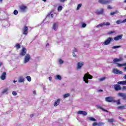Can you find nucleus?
Wrapping results in <instances>:
<instances>
[{"instance_id":"1","label":"nucleus","mask_w":126,"mask_h":126,"mask_svg":"<svg viewBox=\"0 0 126 126\" xmlns=\"http://www.w3.org/2000/svg\"><path fill=\"white\" fill-rule=\"evenodd\" d=\"M92 78H93V76L89 74V73H87L84 74V76L83 77V80L85 83L88 84L89 82L88 79H92Z\"/></svg>"},{"instance_id":"2","label":"nucleus","mask_w":126,"mask_h":126,"mask_svg":"<svg viewBox=\"0 0 126 126\" xmlns=\"http://www.w3.org/2000/svg\"><path fill=\"white\" fill-rule=\"evenodd\" d=\"M30 60H31V56H30V54H27L24 58L23 63L26 64L27 63H29L30 62Z\"/></svg>"},{"instance_id":"3","label":"nucleus","mask_w":126,"mask_h":126,"mask_svg":"<svg viewBox=\"0 0 126 126\" xmlns=\"http://www.w3.org/2000/svg\"><path fill=\"white\" fill-rule=\"evenodd\" d=\"M113 41V38L112 37H108L106 39L104 42L102 43L103 46H108L111 44V42Z\"/></svg>"},{"instance_id":"4","label":"nucleus","mask_w":126,"mask_h":126,"mask_svg":"<svg viewBox=\"0 0 126 126\" xmlns=\"http://www.w3.org/2000/svg\"><path fill=\"white\" fill-rule=\"evenodd\" d=\"M84 65V62H79L77 63L76 69L77 70H80L82 67Z\"/></svg>"},{"instance_id":"5","label":"nucleus","mask_w":126,"mask_h":126,"mask_svg":"<svg viewBox=\"0 0 126 126\" xmlns=\"http://www.w3.org/2000/svg\"><path fill=\"white\" fill-rule=\"evenodd\" d=\"M27 53V49H26V48L24 47L22 48V50L20 53V56H21V57H24V56H26V55H27V54H26Z\"/></svg>"},{"instance_id":"6","label":"nucleus","mask_w":126,"mask_h":126,"mask_svg":"<svg viewBox=\"0 0 126 126\" xmlns=\"http://www.w3.org/2000/svg\"><path fill=\"white\" fill-rule=\"evenodd\" d=\"M98 3L101 4H108L111 2V1L109 0H98Z\"/></svg>"},{"instance_id":"7","label":"nucleus","mask_w":126,"mask_h":126,"mask_svg":"<svg viewBox=\"0 0 126 126\" xmlns=\"http://www.w3.org/2000/svg\"><path fill=\"white\" fill-rule=\"evenodd\" d=\"M58 28H59V23H54L52 26V30L54 31H57Z\"/></svg>"},{"instance_id":"8","label":"nucleus","mask_w":126,"mask_h":126,"mask_svg":"<svg viewBox=\"0 0 126 126\" xmlns=\"http://www.w3.org/2000/svg\"><path fill=\"white\" fill-rule=\"evenodd\" d=\"M27 10V6L24 5H22L20 6V10L21 12H25Z\"/></svg>"},{"instance_id":"9","label":"nucleus","mask_w":126,"mask_h":126,"mask_svg":"<svg viewBox=\"0 0 126 126\" xmlns=\"http://www.w3.org/2000/svg\"><path fill=\"white\" fill-rule=\"evenodd\" d=\"M112 72L113 73H114V74H122L123 73L122 71L117 68L113 69L112 70Z\"/></svg>"},{"instance_id":"10","label":"nucleus","mask_w":126,"mask_h":126,"mask_svg":"<svg viewBox=\"0 0 126 126\" xmlns=\"http://www.w3.org/2000/svg\"><path fill=\"white\" fill-rule=\"evenodd\" d=\"M105 100L106 102L111 103V102H113V101H114V98L112 96H108L105 98Z\"/></svg>"},{"instance_id":"11","label":"nucleus","mask_w":126,"mask_h":126,"mask_svg":"<svg viewBox=\"0 0 126 126\" xmlns=\"http://www.w3.org/2000/svg\"><path fill=\"white\" fill-rule=\"evenodd\" d=\"M118 96L120 97H122L123 100H126V94L123 93H119L118 94Z\"/></svg>"},{"instance_id":"12","label":"nucleus","mask_w":126,"mask_h":126,"mask_svg":"<svg viewBox=\"0 0 126 126\" xmlns=\"http://www.w3.org/2000/svg\"><path fill=\"white\" fill-rule=\"evenodd\" d=\"M23 34H24V35H27V34H28V27H24L23 28Z\"/></svg>"},{"instance_id":"13","label":"nucleus","mask_w":126,"mask_h":126,"mask_svg":"<svg viewBox=\"0 0 126 126\" xmlns=\"http://www.w3.org/2000/svg\"><path fill=\"white\" fill-rule=\"evenodd\" d=\"M78 115H83V116H87V112L80 110L77 112Z\"/></svg>"},{"instance_id":"14","label":"nucleus","mask_w":126,"mask_h":126,"mask_svg":"<svg viewBox=\"0 0 126 126\" xmlns=\"http://www.w3.org/2000/svg\"><path fill=\"white\" fill-rule=\"evenodd\" d=\"M123 34H119L117 36L114 37V40L115 41H119V40H121L122 38H123Z\"/></svg>"},{"instance_id":"15","label":"nucleus","mask_w":126,"mask_h":126,"mask_svg":"<svg viewBox=\"0 0 126 126\" xmlns=\"http://www.w3.org/2000/svg\"><path fill=\"white\" fill-rule=\"evenodd\" d=\"M61 102V99H58L57 100H55L54 103H53V106L54 107H57L60 105V103Z\"/></svg>"},{"instance_id":"16","label":"nucleus","mask_w":126,"mask_h":126,"mask_svg":"<svg viewBox=\"0 0 126 126\" xmlns=\"http://www.w3.org/2000/svg\"><path fill=\"white\" fill-rule=\"evenodd\" d=\"M6 76V72H3L1 75L0 78L1 80H4L5 79V77Z\"/></svg>"},{"instance_id":"17","label":"nucleus","mask_w":126,"mask_h":126,"mask_svg":"<svg viewBox=\"0 0 126 126\" xmlns=\"http://www.w3.org/2000/svg\"><path fill=\"white\" fill-rule=\"evenodd\" d=\"M114 89L116 91H119V90H122V88H121V86L118 85H114Z\"/></svg>"},{"instance_id":"18","label":"nucleus","mask_w":126,"mask_h":126,"mask_svg":"<svg viewBox=\"0 0 126 126\" xmlns=\"http://www.w3.org/2000/svg\"><path fill=\"white\" fill-rule=\"evenodd\" d=\"M54 78L55 80H62V76H61L60 75H55Z\"/></svg>"},{"instance_id":"19","label":"nucleus","mask_w":126,"mask_h":126,"mask_svg":"<svg viewBox=\"0 0 126 126\" xmlns=\"http://www.w3.org/2000/svg\"><path fill=\"white\" fill-rule=\"evenodd\" d=\"M123 59L122 58L119 59L115 58L113 60V62L114 63H119V62H123Z\"/></svg>"},{"instance_id":"20","label":"nucleus","mask_w":126,"mask_h":126,"mask_svg":"<svg viewBox=\"0 0 126 126\" xmlns=\"http://www.w3.org/2000/svg\"><path fill=\"white\" fill-rule=\"evenodd\" d=\"M96 108H97V109H100V110H102V111H103V112H108V111L104 108H103V107H102V106H100V105H97L96 106Z\"/></svg>"},{"instance_id":"21","label":"nucleus","mask_w":126,"mask_h":126,"mask_svg":"<svg viewBox=\"0 0 126 126\" xmlns=\"http://www.w3.org/2000/svg\"><path fill=\"white\" fill-rule=\"evenodd\" d=\"M118 84H121L122 85H126V80L118 82Z\"/></svg>"},{"instance_id":"22","label":"nucleus","mask_w":126,"mask_h":126,"mask_svg":"<svg viewBox=\"0 0 126 126\" xmlns=\"http://www.w3.org/2000/svg\"><path fill=\"white\" fill-rule=\"evenodd\" d=\"M19 83H22V82H24V78L20 77L19 78L18 81Z\"/></svg>"},{"instance_id":"23","label":"nucleus","mask_w":126,"mask_h":126,"mask_svg":"<svg viewBox=\"0 0 126 126\" xmlns=\"http://www.w3.org/2000/svg\"><path fill=\"white\" fill-rule=\"evenodd\" d=\"M8 91V89L6 88L3 90L2 93V94H8V93H7Z\"/></svg>"},{"instance_id":"24","label":"nucleus","mask_w":126,"mask_h":126,"mask_svg":"<svg viewBox=\"0 0 126 126\" xmlns=\"http://www.w3.org/2000/svg\"><path fill=\"white\" fill-rule=\"evenodd\" d=\"M103 26H104V23H101L98 25H97L96 26V28H99V27H103Z\"/></svg>"},{"instance_id":"25","label":"nucleus","mask_w":126,"mask_h":126,"mask_svg":"<svg viewBox=\"0 0 126 126\" xmlns=\"http://www.w3.org/2000/svg\"><path fill=\"white\" fill-rule=\"evenodd\" d=\"M89 120L90 121H92V122H96L97 121V120H96L95 118H94L93 117L89 118Z\"/></svg>"},{"instance_id":"26","label":"nucleus","mask_w":126,"mask_h":126,"mask_svg":"<svg viewBox=\"0 0 126 126\" xmlns=\"http://www.w3.org/2000/svg\"><path fill=\"white\" fill-rule=\"evenodd\" d=\"M62 10H63V6L62 5L59 6L58 7V11L61 12L62 11Z\"/></svg>"},{"instance_id":"27","label":"nucleus","mask_w":126,"mask_h":126,"mask_svg":"<svg viewBox=\"0 0 126 126\" xmlns=\"http://www.w3.org/2000/svg\"><path fill=\"white\" fill-rule=\"evenodd\" d=\"M106 77H103L101 78H100L98 79L99 81H104V80H106Z\"/></svg>"},{"instance_id":"28","label":"nucleus","mask_w":126,"mask_h":126,"mask_svg":"<svg viewBox=\"0 0 126 126\" xmlns=\"http://www.w3.org/2000/svg\"><path fill=\"white\" fill-rule=\"evenodd\" d=\"M103 24L104 26H110V25H111V24H110L109 22H103Z\"/></svg>"},{"instance_id":"29","label":"nucleus","mask_w":126,"mask_h":126,"mask_svg":"<svg viewBox=\"0 0 126 126\" xmlns=\"http://www.w3.org/2000/svg\"><path fill=\"white\" fill-rule=\"evenodd\" d=\"M26 79L29 82H31V77L30 76H27Z\"/></svg>"},{"instance_id":"30","label":"nucleus","mask_w":126,"mask_h":126,"mask_svg":"<svg viewBox=\"0 0 126 126\" xmlns=\"http://www.w3.org/2000/svg\"><path fill=\"white\" fill-rule=\"evenodd\" d=\"M121 47H122V46H121V45H116V46H113L111 48L118 49V48H121Z\"/></svg>"},{"instance_id":"31","label":"nucleus","mask_w":126,"mask_h":126,"mask_svg":"<svg viewBox=\"0 0 126 126\" xmlns=\"http://www.w3.org/2000/svg\"><path fill=\"white\" fill-rule=\"evenodd\" d=\"M97 126H104L105 125V123L102 122H100L98 123H97Z\"/></svg>"},{"instance_id":"32","label":"nucleus","mask_w":126,"mask_h":126,"mask_svg":"<svg viewBox=\"0 0 126 126\" xmlns=\"http://www.w3.org/2000/svg\"><path fill=\"white\" fill-rule=\"evenodd\" d=\"M81 6H82V4H81V3L79 4L76 8V10H79L80 7H81Z\"/></svg>"},{"instance_id":"33","label":"nucleus","mask_w":126,"mask_h":126,"mask_svg":"<svg viewBox=\"0 0 126 126\" xmlns=\"http://www.w3.org/2000/svg\"><path fill=\"white\" fill-rule=\"evenodd\" d=\"M117 24H121V23H123L122 20H118L116 21Z\"/></svg>"},{"instance_id":"34","label":"nucleus","mask_w":126,"mask_h":126,"mask_svg":"<svg viewBox=\"0 0 126 126\" xmlns=\"http://www.w3.org/2000/svg\"><path fill=\"white\" fill-rule=\"evenodd\" d=\"M63 98H67L69 97V94H66L63 95Z\"/></svg>"},{"instance_id":"35","label":"nucleus","mask_w":126,"mask_h":126,"mask_svg":"<svg viewBox=\"0 0 126 126\" xmlns=\"http://www.w3.org/2000/svg\"><path fill=\"white\" fill-rule=\"evenodd\" d=\"M103 12H104V9H101L98 12V14H102Z\"/></svg>"},{"instance_id":"36","label":"nucleus","mask_w":126,"mask_h":126,"mask_svg":"<svg viewBox=\"0 0 126 126\" xmlns=\"http://www.w3.org/2000/svg\"><path fill=\"white\" fill-rule=\"evenodd\" d=\"M59 63L60 64H63V60L62 59H59Z\"/></svg>"},{"instance_id":"37","label":"nucleus","mask_w":126,"mask_h":126,"mask_svg":"<svg viewBox=\"0 0 126 126\" xmlns=\"http://www.w3.org/2000/svg\"><path fill=\"white\" fill-rule=\"evenodd\" d=\"M117 109H120L121 110H124L125 109V106H118Z\"/></svg>"},{"instance_id":"38","label":"nucleus","mask_w":126,"mask_h":126,"mask_svg":"<svg viewBox=\"0 0 126 126\" xmlns=\"http://www.w3.org/2000/svg\"><path fill=\"white\" fill-rule=\"evenodd\" d=\"M48 16L49 17H51L52 18H53V17H54V14L53 13H50V14H49L48 15Z\"/></svg>"},{"instance_id":"39","label":"nucleus","mask_w":126,"mask_h":126,"mask_svg":"<svg viewBox=\"0 0 126 126\" xmlns=\"http://www.w3.org/2000/svg\"><path fill=\"white\" fill-rule=\"evenodd\" d=\"M12 94L13 96H16V95H17V92L16 91H13Z\"/></svg>"},{"instance_id":"40","label":"nucleus","mask_w":126,"mask_h":126,"mask_svg":"<svg viewBox=\"0 0 126 126\" xmlns=\"http://www.w3.org/2000/svg\"><path fill=\"white\" fill-rule=\"evenodd\" d=\"M77 52H78V50H77V49L76 48H74V50H73L72 53H77Z\"/></svg>"},{"instance_id":"41","label":"nucleus","mask_w":126,"mask_h":126,"mask_svg":"<svg viewBox=\"0 0 126 126\" xmlns=\"http://www.w3.org/2000/svg\"><path fill=\"white\" fill-rule=\"evenodd\" d=\"M13 13L15 15H17V14H18V11H17V10H15Z\"/></svg>"},{"instance_id":"42","label":"nucleus","mask_w":126,"mask_h":126,"mask_svg":"<svg viewBox=\"0 0 126 126\" xmlns=\"http://www.w3.org/2000/svg\"><path fill=\"white\" fill-rule=\"evenodd\" d=\"M108 123H113V122H114V119H108Z\"/></svg>"},{"instance_id":"43","label":"nucleus","mask_w":126,"mask_h":126,"mask_svg":"<svg viewBox=\"0 0 126 126\" xmlns=\"http://www.w3.org/2000/svg\"><path fill=\"white\" fill-rule=\"evenodd\" d=\"M107 8L108 9H112L113 7L110 5H108Z\"/></svg>"},{"instance_id":"44","label":"nucleus","mask_w":126,"mask_h":126,"mask_svg":"<svg viewBox=\"0 0 126 126\" xmlns=\"http://www.w3.org/2000/svg\"><path fill=\"white\" fill-rule=\"evenodd\" d=\"M16 47L17 49H20V44H17L16 45Z\"/></svg>"},{"instance_id":"45","label":"nucleus","mask_w":126,"mask_h":126,"mask_svg":"<svg viewBox=\"0 0 126 126\" xmlns=\"http://www.w3.org/2000/svg\"><path fill=\"white\" fill-rule=\"evenodd\" d=\"M114 33H116L115 32H109L107 33L108 35H111V34H114Z\"/></svg>"},{"instance_id":"46","label":"nucleus","mask_w":126,"mask_h":126,"mask_svg":"<svg viewBox=\"0 0 126 126\" xmlns=\"http://www.w3.org/2000/svg\"><path fill=\"white\" fill-rule=\"evenodd\" d=\"M86 24L85 23H83L82 24V27H83V28H85V27H86Z\"/></svg>"},{"instance_id":"47","label":"nucleus","mask_w":126,"mask_h":126,"mask_svg":"<svg viewBox=\"0 0 126 126\" xmlns=\"http://www.w3.org/2000/svg\"><path fill=\"white\" fill-rule=\"evenodd\" d=\"M72 56L73 58H77V55H76V53H72Z\"/></svg>"},{"instance_id":"48","label":"nucleus","mask_w":126,"mask_h":126,"mask_svg":"<svg viewBox=\"0 0 126 126\" xmlns=\"http://www.w3.org/2000/svg\"><path fill=\"white\" fill-rule=\"evenodd\" d=\"M93 126H98V123H96V122H94L93 124H92Z\"/></svg>"},{"instance_id":"49","label":"nucleus","mask_w":126,"mask_h":126,"mask_svg":"<svg viewBox=\"0 0 126 126\" xmlns=\"http://www.w3.org/2000/svg\"><path fill=\"white\" fill-rule=\"evenodd\" d=\"M116 13H117L116 12H111V13H110V15H115V14H116Z\"/></svg>"},{"instance_id":"50","label":"nucleus","mask_w":126,"mask_h":126,"mask_svg":"<svg viewBox=\"0 0 126 126\" xmlns=\"http://www.w3.org/2000/svg\"><path fill=\"white\" fill-rule=\"evenodd\" d=\"M122 90H126V86H124L122 87Z\"/></svg>"},{"instance_id":"51","label":"nucleus","mask_w":126,"mask_h":126,"mask_svg":"<svg viewBox=\"0 0 126 126\" xmlns=\"http://www.w3.org/2000/svg\"><path fill=\"white\" fill-rule=\"evenodd\" d=\"M49 79L50 81H52V80H53V78H52V77H49Z\"/></svg>"},{"instance_id":"52","label":"nucleus","mask_w":126,"mask_h":126,"mask_svg":"<svg viewBox=\"0 0 126 126\" xmlns=\"http://www.w3.org/2000/svg\"><path fill=\"white\" fill-rule=\"evenodd\" d=\"M117 105H120V104H121V102L120 101V100H118V101L117 102Z\"/></svg>"},{"instance_id":"53","label":"nucleus","mask_w":126,"mask_h":126,"mask_svg":"<svg viewBox=\"0 0 126 126\" xmlns=\"http://www.w3.org/2000/svg\"><path fill=\"white\" fill-rule=\"evenodd\" d=\"M119 119L121 120V121H122V122H124V121H125L124 119L121 118V117H120Z\"/></svg>"},{"instance_id":"54","label":"nucleus","mask_w":126,"mask_h":126,"mask_svg":"<svg viewBox=\"0 0 126 126\" xmlns=\"http://www.w3.org/2000/svg\"><path fill=\"white\" fill-rule=\"evenodd\" d=\"M123 23H126V19L123 20Z\"/></svg>"},{"instance_id":"55","label":"nucleus","mask_w":126,"mask_h":126,"mask_svg":"<svg viewBox=\"0 0 126 126\" xmlns=\"http://www.w3.org/2000/svg\"><path fill=\"white\" fill-rule=\"evenodd\" d=\"M64 1H65V0H60L61 2H64Z\"/></svg>"},{"instance_id":"56","label":"nucleus","mask_w":126,"mask_h":126,"mask_svg":"<svg viewBox=\"0 0 126 126\" xmlns=\"http://www.w3.org/2000/svg\"><path fill=\"white\" fill-rule=\"evenodd\" d=\"M33 94H34V95H36V91H34L33 92Z\"/></svg>"},{"instance_id":"57","label":"nucleus","mask_w":126,"mask_h":126,"mask_svg":"<svg viewBox=\"0 0 126 126\" xmlns=\"http://www.w3.org/2000/svg\"><path fill=\"white\" fill-rule=\"evenodd\" d=\"M98 92H103V90H98Z\"/></svg>"},{"instance_id":"58","label":"nucleus","mask_w":126,"mask_h":126,"mask_svg":"<svg viewBox=\"0 0 126 126\" xmlns=\"http://www.w3.org/2000/svg\"><path fill=\"white\" fill-rule=\"evenodd\" d=\"M30 117H31V118H33V117H34V115L31 114V115H30Z\"/></svg>"},{"instance_id":"59","label":"nucleus","mask_w":126,"mask_h":126,"mask_svg":"<svg viewBox=\"0 0 126 126\" xmlns=\"http://www.w3.org/2000/svg\"><path fill=\"white\" fill-rule=\"evenodd\" d=\"M48 46H50V43H47L46 44V47H48Z\"/></svg>"},{"instance_id":"60","label":"nucleus","mask_w":126,"mask_h":126,"mask_svg":"<svg viewBox=\"0 0 126 126\" xmlns=\"http://www.w3.org/2000/svg\"><path fill=\"white\" fill-rule=\"evenodd\" d=\"M13 82H14V83H15V82H17V81L14 80Z\"/></svg>"},{"instance_id":"61","label":"nucleus","mask_w":126,"mask_h":126,"mask_svg":"<svg viewBox=\"0 0 126 126\" xmlns=\"http://www.w3.org/2000/svg\"><path fill=\"white\" fill-rule=\"evenodd\" d=\"M2 65V63L1 62H0V66H1Z\"/></svg>"},{"instance_id":"62","label":"nucleus","mask_w":126,"mask_h":126,"mask_svg":"<svg viewBox=\"0 0 126 126\" xmlns=\"http://www.w3.org/2000/svg\"><path fill=\"white\" fill-rule=\"evenodd\" d=\"M124 2H125V3H126V0H124Z\"/></svg>"},{"instance_id":"63","label":"nucleus","mask_w":126,"mask_h":126,"mask_svg":"<svg viewBox=\"0 0 126 126\" xmlns=\"http://www.w3.org/2000/svg\"><path fill=\"white\" fill-rule=\"evenodd\" d=\"M43 1H46L47 0H42Z\"/></svg>"},{"instance_id":"64","label":"nucleus","mask_w":126,"mask_h":126,"mask_svg":"<svg viewBox=\"0 0 126 126\" xmlns=\"http://www.w3.org/2000/svg\"><path fill=\"white\" fill-rule=\"evenodd\" d=\"M0 1H2V0H0Z\"/></svg>"}]
</instances>
